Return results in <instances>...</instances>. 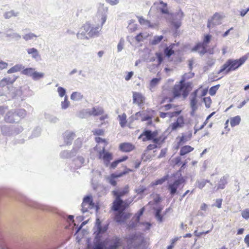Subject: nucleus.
<instances>
[{
    "label": "nucleus",
    "instance_id": "obj_35",
    "mask_svg": "<svg viewBox=\"0 0 249 249\" xmlns=\"http://www.w3.org/2000/svg\"><path fill=\"white\" fill-rule=\"evenodd\" d=\"M194 148L190 145H185L181 147L179 151V155L180 156H184L188 153L192 151Z\"/></svg>",
    "mask_w": 249,
    "mask_h": 249
},
{
    "label": "nucleus",
    "instance_id": "obj_15",
    "mask_svg": "<svg viewBox=\"0 0 249 249\" xmlns=\"http://www.w3.org/2000/svg\"><path fill=\"white\" fill-rule=\"evenodd\" d=\"M129 206V204L127 202L123 200L122 203H117L116 202H113V205L112 206V210L114 211H122L124 212Z\"/></svg>",
    "mask_w": 249,
    "mask_h": 249
},
{
    "label": "nucleus",
    "instance_id": "obj_17",
    "mask_svg": "<svg viewBox=\"0 0 249 249\" xmlns=\"http://www.w3.org/2000/svg\"><path fill=\"white\" fill-rule=\"evenodd\" d=\"M220 18L219 14L215 13L213 15L211 20H208L207 26L209 28L221 24Z\"/></svg>",
    "mask_w": 249,
    "mask_h": 249
},
{
    "label": "nucleus",
    "instance_id": "obj_19",
    "mask_svg": "<svg viewBox=\"0 0 249 249\" xmlns=\"http://www.w3.org/2000/svg\"><path fill=\"white\" fill-rule=\"evenodd\" d=\"M184 124V118L182 116H180L178 117L176 122L172 123L171 124L170 126L171 127L172 130L174 131L176 130L178 128L183 127Z\"/></svg>",
    "mask_w": 249,
    "mask_h": 249
},
{
    "label": "nucleus",
    "instance_id": "obj_62",
    "mask_svg": "<svg viewBox=\"0 0 249 249\" xmlns=\"http://www.w3.org/2000/svg\"><path fill=\"white\" fill-rule=\"evenodd\" d=\"M146 190L145 187L143 186H140L138 188L135 189V191L138 194H142Z\"/></svg>",
    "mask_w": 249,
    "mask_h": 249
},
{
    "label": "nucleus",
    "instance_id": "obj_43",
    "mask_svg": "<svg viewBox=\"0 0 249 249\" xmlns=\"http://www.w3.org/2000/svg\"><path fill=\"white\" fill-rule=\"evenodd\" d=\"M178 187L173 183H170L168 186V189L170 191V195L173 196L178 193Z\"/></svg>",
    "mask_w": 249,
    "mask_h": 249
},
{
    "label": "nucleus",
    "instance_id": "obj_42",
    "mask_svg": "<svg viewBox=\"0 0 249 249\" xmlns=\"http://www.w3.org/2000/svg\"><path fill=\"white\" fill-rule=\"evenodd\" d=\"M83 98V95L78 92H73L71 95V99L74 101H80Z\"/></svg>",
    "mask_w": 249,
    "mask_h": 249
},
{
    "label": "nucleus",
    "instance_id": "obj_59",
    "mask_svg": "<svg viewBox=\"0 0 249 249\" xmlns=\"http://www.w3.org/2000/svg\"><path fill=\"white\" fill-rule=\"evenodd\" d=\"M203 102L205 103V107L206 108H209L210 107L211 104L212 103V100L210 97H204L203 98Z\"/></svg>",
    "mask_w": 249,
    "mask_h": 249
},
{
    "label": "nucleus",
    "instance_id": "obj_54",
    "mask_svg": "<svg viewBox=\"0 0 249 249\" xmlns=\"http://www.w3.org/2000/svg\"><path fill=\"white\" fill-rule=\"evenodd\" d=\"M114 175L111 174L110 176L107 178L108 182L112 186H115L117 185V182L115 180Z\"/></svg>",
    "mask_w": 249,
    "mask_h": 249
},
{
    "label": "nucleus",
    "instance_id": "obj_11",
    "mask_svg": "<svg viewBox=\"0 0 249 249\" xmlns=\"http://www.w3.org/2000/svg\"><path fill=\"white\" fill-rule=\"evenodd\" d=\"M87 204H88L89 206H93L94 205V204L91 196H87L83 198L81 209L83 213L88 211L87 208H85V206Z\"/></svg>",
    "mask_w": 249,
    "mask_h": 249
},
{
    "label": "nucleus",
    "instance_id": "obj_22",
    "mask_svg": "<svg viewBox=\"0 0 249 249\" xmlns=\"http://www.w3.org/2000/svg\"><path fill=\"white\" fill-rule=\"evenodd\" d=\"M103 154V159L104 160L105 162L107 165L109 163L110 161L112 160V155L111 153L107 152L105 150V148H103V150L100 152V155Z\"/></svg>",
    "mask_w": 249,
    "mask_h": 249
},
{
    "label": "nucleus",
    "instance_id": "obj_6",
    "mask_svg": "<svg viewBox=\"0 0 249 249\" xmlns=\"http://www.w3.org/2000/svg\"><path fill=\"white\" fill-rule=\"evenodd\" d=\"M12 85H8L6 86V88H5V89H7V91H8L6 95L7 94L8 97L11 98L20 96L22 93L21 88H14Z\"/></svg>",
    "mask_w": 249,
    "mask_h": 249
},
{
    "label": "nucleus",
    "instance_id": "obj_48",
    "mask_svg": "<svg viewBox=\"0 0 249 249\" xmlns=\"http://www.w3.org/2000/svg\"><path fill=\"white\" fill-rule=\"evenodd\" d=\"M155 54H156L157 59H158V64L157 65H153V67H158L162 62V61L163 60V55L161 53L157 52Z\"/></svg>",
    "mask_w": 249,
    "mask_h": 249
},
{
    "label": "nucleus",
    "instance_id": "obj_14",
    "mask_svg": "<svg viewBox=\"0 0 249 249\" xmlns=\"http://www.w3.org/2000/svg\"><path fill=\"white\" fill-rule=\"evenodd\" d=\"M75 137V133L71 131H66L63 134L64 141L67 145H71Z\"/></svg>",
    "mask_w": 249,
    "mask_h": 249
},
{
    "label": "nucleus",
    "instance_id": "obj_5",
    "mask_svg": "<svg viewBox=\"0 0 249 249\" xmlns=\"http://www.w3.org/2000/svg\"><path fill=\"white\" fill-rule=\"evenodd\" d=\"M108 7L105 6L104 4H100L97 12V17L101 21V26L106 22L108 13Z\"/></svg>",
    "mask_w": 249,
    "mask_h": 249
},
{
    "label": "nucleus",
    "instance_id": "obj_64",
    "mask_svg": "<svg viewBox=\"0 0 249 249\" xmlns=\"http://www.w3.org/2000/svg\"><path fill=\"white\" fill-rule=\"evenodd\" d=\"M146 38V36H143V34L142 33H139L138 35H137L135 37V38L136 40L138 42H140L141 41H142L144 39H145Z\"/></svg>",
    "mask_w": 249,
    "mask_h": 249
},
{
    "label": "nucleus",
    "instance_id": "obj_30",
    "mask_svg": "<svg viewBox=\"0 0 249 249\" xmlns=\"http://www.w3.org/2000/svg\"><path fill=\"white\" fill-rule=\"evenodd\" d=\"M102 26H97L90 29L88 33V35L89 37H92L94 36H98L99 31L101 30Z\"/></svg>",
    "mask_w": 249,
    "mask_h": 249
},
{
    "label": "nucleus",
    "instance_id": "obj_31",
    "mask_svg": "<svg viewBox=\"0 0 249 249\" xmlns=\"http://www.w3.org/2000/svg\"><path fill=\"white\" fill-rule=\"evenodd\" d=\"M175 44H172L169 47H166L164 49V54L167 57H170L172 54L174 53V51L173 50Z\"/></svg>",
    "mask_w": 249,
    "mask_h": 249
},
{
    "label": "nucleus",
    "instance_id": "obj_34",
    "mask_svg": "<svg viewBox=\"0 0 249 249\" xmlns=\"http://www.w3.org/2000/svg\"><path fill=\"white\" fill-rule=\"evenodd\" d=\"M127 159L128 157L124 156L115 160L111 163L110 168L111 169H115L119 163L126 160Z\"/></svg>",
    "mask_w": 249,
    "mask_h": 249
},
{
    "label": "nucleus",
    "instance_id": "obj_57",
    "mask_svg": "<svg viewBox=\"0 0 249 249\" xmlns=\"http://www.w3.org/2000/svg\"><path fill=\"white\" fill-rule=\"evenodd\" d=\"M219 86H220L219 85H217L216 86L212 87L209 89V94L211 96L214 95L216 92V91L218 90Z\"/></svg>",
    "mask_w": 249,
    "mask_h": 249
},
{
    "label": "nucleus",
    "instance_id": "obj_16",
    "mask_svg": "<svg viewBox=\"0 0 249 249\" xmlns=\"http://www.w3.org/2000/svg\"><path fill=\"white\" fill-rule=\"evenodd\" d=\"M85 113L88 114L89 116H98L104 113L103 109L101 107H93L91 109H87L85 110Z\"/></svg>",
    "mask_w": 249,
    "mask_h": 249
},
{
    "label": "nucleus",
    "instance_id": "obj_10",
    "mask_svg": "<svg viewBox=\"0 0 249 249\" xmlns=\"http://www.w3.org/2000/svg\"><path fill=\"white\" fill-rule=\"evenodd\" d=\"M198 89L195 90L193 92L191 95V98L190 99V107L193 112H195L197 109V96Z\"/></svg>",
    "mask_w": 249,
    "mask_h": 249
},
{
    "label": "nucleus",
    "instance_id": "obj_23",
    "mask_svg": "<svg viewBox=\"0 0 249 249\" xmlns=\"http://www.w3.org/2000/svg\"><path fill=\"white\" fill-rule=\"evenodd\" d=\"M12 125H3L0 126L1 133L3 136H12Z\"/></svg>",
    "mask_w": 249,
    "mask_h": 249
},
{
    "label": "nucleus",
    "instance_id": "obj_25",
    "mask_svg": "<svg viewBox=\"0 0 249 249\" xmlns=\"http://www.w3.org/2000/svg\"><path fill=\"white\" fill-rule=\"evenodd\" d=\"M184 89L185 88L182 87L181 85H175L173 89L174 97L175 98L180 97Z\"/></svg>",
    "mask_w": 249,
    "mask_h": 249
},
{
    "label": "nucleus",
    "instance_id": "obj_58",
    "mask_svg": "<svg viewBox=\"0 0 249 249\" xmlns=\"http://www.w3.org/2000/svg\"><path fill=\"white\" fill-rule=\"evenodd\" d=\"M185 181V179L182 177L179 178L178 179L175 180L173 183L175 185H176L178 188L181 185L182 183H184Z\"/></svg>",
    "mask_w": 249,
    "mask_h": 249
},
{
    "label": "nucleus",
    "instance_id": "obj_61",
    "mask_svg": "<svg viewBox=\"0 0 249 249\" xmlns=\"http://www.w3.org/2000/svg\"><path fill=\"white\" fill-rule=\"evenodd\" d=\"M143 111H139L135 113V114L132 116L133 120H138L140 118L141 119L142 118V116L143 115Z\"/></svg>",
    "mask_w": 249,
    "mask_h": 249
},
{
    "label": "nucleus",
    "instance_id": "obj_33",
    "mask_svg": "<svg viewBox=\"0 0 249 249\" xmlns=\"http://www.w3.org/2000/svg\"><path fill=\"white\" fill-rule=\"evenodd\" d=\"M24 68V67L22 64H16L14 66L11 68L9 70H8L7 71V73L10 74L20 71L21 70L22 71V69H23Z\"/></svg>",
    "mask_w": 249,
    "mask_h": 249
},
{
    "label": "nucleus",
    "instance_id": "obj_37",
    "mask_svg": "<svg viewBox=\"0 0 249 249\" xmlns=\"http://www.w3.org/2000/svg\"><path fill=\"white\" fill-rule=\"evenodd\" d=\"M35 71V69L33 68H24L22 69V71H21V73L23 75L32 77Z\"/></svg>",
    "mask_w": 249,
    "mask_h": 249
},
{
    "label": "nucleus",
    "instance_id": "obj_36",
    "mask_svg": "<svg viewBox=\"0 0 249 249\" xmlns=\"http://www.w3.org/2000/svg\"><path fill=\"white\" fill-rule=\"evenodd\" d=\"M228 178V176H224L222 178H221L219 180L218 186L217 189H223L225 188V185L227 183V179Z\"/></svg>",
    "mask_w": 249,
    "mask_h": 249
},
{
    "label": "nucleus",
    "instance_id": "obj_63",
    "mask_svg": "<svg viewBox=\"0 0 249 249\" xmlns=\"http://www.w3.org/2000/svg\"><path fill=\"white\" fill-rule=\"evenodd\" d=\"M140 222V221H137V219H135L134 221H131L129 222L128 224V228L129 229H133L136 227L138 225V224Z\"/></svg>",
    "mask_w": 249,
    "mask_h": 249
},
{
    "label": "nucleus",
    "instance_id": "obj_39",
    "mask_svg": "<svg viewBox=\"0 0 249 249\" xmlns=\"http://www.w3.org/2000/svg\"><path fill=\"white\" fill-rule=\"evenodd\" d=\"M241 121V118L239 116H236L231 118L230 124L231 127H234L238 125Z\"/></svg>",
    "mask_w": 249,
    "mask_h": 249
},
{
    "label": "nucleus",
    "instance_id": "obj_13",
    "mask_svg": "<svg viewBox=\"0 0 249 249\" xmlns=\"http://www.w3.org/2000/svg\"><path fill=\"white\" fill-rule=\"evenodd\" d=\"M130 216V214L120 211L117 213L115 216V219L118 223H123Z\"/></svg>",
    "mask_w": 249,
    "mask_h": 249
},
{
    "label": "nucleus",
    "instance_id": "obj_32",
    "mask_svg": "<svg viewBox=\"0 0 249 249\" xmlns=\"http://www.w3.org/2000/svg\"><path fill=\"white\" fill-rule=\"evenodd\" d=\"M19 15V12L14 10L5 12L3 14V17L5 19H9L11 18L18 17Z\"/></svg>",
    "mask_w": 249,
    "mask_h": 249
},
{
    "label": "nucleus",
    "instance_id": "obj_29",
    "mask_svg": "<svg viewBox=\"0 0 249 249\" xmlns=\"http://www.w3.org/2000/svg\"><path fill=\"white\" fill-rule=\"evenodd\" d=\"M105 245L101 241V238L94 239V245L92 249H105Z\"/></svg>",
    "mask_w": 249,
    "mask_h": 249
},
{
    "label": "nucleus",
    "instance_id": "obj_49",
    "mask_svg": "<svg viewBox=\"0 0 249 249\" xmlns=\"http://www.w3.org/2000/svg\"><path fill=\"white\" fill-rule=\"evenodd\" d=\"M38 36L33 33H29L28 34H25L22 36V38L25 41H28L33 39L34 37H37Z\"/></svg>",
    "mask_w": 249,
    "mask_h": 249
},
{
    "label": "nucleus",
    "instance_id": "obj_55",
    "mask_svg": "<svg viewBox=\"0 0 249 249\" xmlns=\"http://www.w3.org/2000/svg\"><path fill=\"white\" fill-rule=\"evenodd\" d=\"M40 133L41 128L39 127H37L33 130L31 137L32 138L37 137L40 135Z\"/></svg>",
    "mask_w": 249,
    "mask_h": 249
},
{
    "label": "nucleus",
    "instance_id": "obj_1",
    "mask_svg": "<svg viewBox=\"0 0 249 249\" xmlns=\"http://www.w3.org/2000/svg\"><path fill=\"white\" fill-rule=\"evenodd\" d=\"M249 57V53L242 56L239 59H229L221 67L217 73H223L225 75L230 72L235 71L241 67Z\"/></svg>",
    "mask_w": 249,
    "mask_h": 249
},
{
    "label": "nucleus",
    "instance_id": "obj_51",
    "mask_svg": "<svg viewBox=\"0 0 249 249\" xmlns=\"http://www.w3.org/2000/svg\"><path fill=\"white\" fill-rule=\"evenodd\" d=\"M70 106V102L68 99V96L66 95L64 100L61 102V108L62 109H67Z\"/></svg>",
    "mask_w": 249,
    "mask_h": 249
},
{
    "label": "nucleus",
    "instance_id": "obj_44",
    "mask_svg": "<svg viewBox=\"0 0 249 249\" xmlns=\"http://www.w3.org/2000/svg\"><path fill=\"white\" fill-rule=\"evenodd\" d=\"M44 76V73L43 72H38L37 71H35L32 78L34 81H37Z\"/></svg>",
    "mask_w": 249,
    "mask_h": 249
},
{
    "label": "nucleus",
    "instance_id": "obj_24",
    "mask_svg": "<svg viewBox=\"0 0 249 249\" xmlns=\"http://www.w3.org/2000/svg\"><path fill=\"white\" fill-rule=\"evenodd\" d=\"M28 54L31 55L32 57L38 60L40 59V55L39 54L38 50L35 48H29L26 50Z\"/></svg>",
    "mask_w": 249,
    "mask_h": 249
},
{
    "label": "nucleus",
    "instance_id": "obj_40",
    "mask_svg": "<svg viewBox=\"0 0 249 249\" xmlns=\"http://www.w3.org/2000/svg\"><path fill=\"white\" fill-rule=\"evenodd\" d=\"M12 136L18 135L23 131V128L19 125H12Z\"/></svg>",
    "mask_w": 249,
    "mask_h": 249
},
{
    "label": "nucleus",
    "instance_id": "obj_12",
    "mask_svg": "<svg viewBox=\"0 0 249 249\" xmlns=\"http://www.w3.org/2000/svg\"><path fill=\"white\" fill-rule=\"evenodd\" d=\"M25 203L29 206L33 208L40 209L44 211H50V208L48 206L39 204L32 200H28L25 202Z\"/></svg>",
    "mask_w": 249,
    "mask_h": 249
},
{
    "label": "nucleus",
    "instance_id": "obj_2",
    "mask_svg": "<svg viewBox=\"0 0 249 249\" xmlns=\"http://www.w3.org/2000/svg\"><path fill=\"white\" fill-rule=\"evenodd\" d=\"M18 77V76L13 75L4 77L0 81V97L6 95L5 91L7 89L5 88L8 85L13 84Z\"/></svg>",
    "mask_w": 249,
    "mask_h": 249
},
{
    "label": "nucleus",
    "instance_id": "obj_46",
    "mask_svg": "<svg viewBox=\"0 0 249 249\" xmlns=\"http://www.w3.org/2000/svg\"><path fill=\"white\" fill-rule=\"evenodd\" d=\"M163 38V36H156L154 37V38L152 40H150V44L152 45H157L159 43Z\"/></svg>",
    "mask_w": 249,
    "mask_h": 249
},
{
    "label": "nucleus",
    "instance_id": "obj_20",
    "mask_svg": "<svg viewBox=\"0 0 249 249\" xmlns=\"http://www.w3.org/2000/svg\"><path fill=\"white\" fill-rule=\"evenodd\" d=\"M121 244L120 238L117 236H114L111 240V244L109 245L107 249H117Z\"/></svg>",
    "mask_w": 249,
    "mask_h": 249
},
{
    "label": "nucleus",
    "instance_id": "obj_7",
    "mask_svg": "<svg viewBox=\"0 0 249 249\" xmlns=\"http://www.w3.org/2000/svg\"><path fill=\"white\" fill-rule=\"evenodd\" d=\"M157 131H152L150 130L145 129L139 137V139L144 137L142 138V141H151L154 137H156L158 135Z\"/></svg>",
    "mask_w": 249,
    "mask_h": 249
},
{
    "label": "nucleus",
    "instance_id": "obj_41",
    "mask_svg": "<svg viewBox=\"0 0 249 249\" xmlns=\"http://www.w3.org/2000/svg\"><path fill=\"white\" fill-rule=\"evenodd\" d=\"M160 4L162 5V7L160 8V12L162 14H168L169 10L167 8V3L164 2L162 0L160 1Z\"/></svg>",
    "mask_w": 249,
    "mask_h": 249
},
{
    "label": "nucleus",
    "instance_id": "obj_53",
    "mask_svg": "<svg viewBox=\"0 0 249 249\" xmlns=\"http://www.w3.org/2000/svg\"><path fill=\"white\" fill-rule=\"evenodd\" d=\"M160 80V78H153L151 80L150 83V89L155 87L158 84Z\"/></svg>",
    "mask_w": 249,
    "mask_h": 249
},
{
    "label": "nucleus",
    "instance_id": "obj_56",
    "mask_svg": "<svg viewBox=\"0 0 249 249\" xmlns=\"http://www.w3.org/2000/svg\"><path fill=\"white\" fill-rule=\"evenodd\" d=\"M70 154L69 151L63 150L60 152V157L62 159L71 158Z\"/></svg>",
    "mask_w": 249,
    "mask_h": 249
},
{
    "label": "nucleus",
    "instance_id": "obj_27",
    "mask_svg": "<svg viewBox=\"0 0 249 249\" xmlns=\"http://www.w3.org/2000/svg\"><path fill=\"white\" fill-rule=\"evenodd\" d=\"M143 97L142 95L139 92H133V103L138 104L140 106L141 104L143 103Z\"/></svg>",
    "mask_w": 249,
    "mask_h": 249
},
{
    "label": "nucleus",
    "instance_id": "obj_47",
    "mask_svg": "<svg viewBox=\"0 0 249 249\" xmlns=\"http://www.w3.org/2000/svg\"><path fill=\"white\" fill-rule=\"evenodd\" d=\"M120 124L121 127H123L126 123V115L125 113H123L122 115H119Z\"/></svg>",
    "mask_w": 249,
    "mask_h": 249
},
{
    "label": "nucleus",
    "instance_id": "obj_8",
    "mask_svg": "<svg viewBox=\"0 0 249 249\" xmlns=\"http://www.w3.org/2000/svg\"><path fill=\"white\" fill-rule=\"evenodd\" d=\"M90 29V26L89 23H86L84 24L80 28L79 32L76 34L77 38L80 39H88L89 37V36H87L86 34L89 31Z\"/></svg>",
    "mask_w": 249,
    "mask_h": 249
},
{
    "label": "nucleus",
    "instance_id": "obj_50",
    "mask_svg": "<svg viewBox=\"0 0 249 249\" xmlns=\"http://www.w3.org/2000/svg\"><path fill=\"white\" fill-rule=\"evenodd\" d=\"M141 25L151 27V23L149 20L144 19L142 17H137Z\"/></svg>",
    "mask_w": 249,
    "mask_h": 249
},
{
    "label": "nucleus",
    "instance_id": "obj_3",
    "mask_svg": "<svg viewBox=\"0 0 249 249\" xmlns=\"http://www.w3.org/2000/svg\"><path fill=\"white\" fill-rule=\"evenodd\" d=\"M109 224H102L101 221L99 218L96 220L95 226L97 230L94 232L95 234V239L102 238V234L105 233L108 228Z\"/></svg>",
    "mask_w": 249,
    "mask_h": 249
},
{
    "label": "nucleus",
    "instance_id": "obj_28",
    "mask_svg": "<svg viewBox=\"0 0 249 249\" xmlns=\"http://www.w3.org/2000/svg\"><path fill=\"white\" fill-rule=\"evenodd\" d=\"M192 136V131H189L187 134H182L181 137L180 138L179 141L178 142V145L182 144L190 140Z\"/></svg>",
    "mask_w": 249,
    "mask_h": 249
},
{
    "label": "nucleus",
    "instance_id": "obj_4",
    "mask_svg": "<svg viewBox=\"0 0 249 249\" xmlns=\"http://www.w3.org/2000/svg\"><path fill=\"white\" fill-rule=\"evenodd\" d=\"M129 191L128 185H126L124 188L120 190L113 191L112 194L115 196V200L114 202H116L117 203H123V200L121 198V197L128 194Z\"/></svg>",
    "mask_w": 249,
    "mask_h": 249
},
{
    "label": "nucleus",
    "instance_id": "obj_18",
    "mask_svg": "<svg viewBox=\"0 0 249 249\" xmlns=\"http://www.w3.org/2000/svg\"><path fill=\"white\" fill-rule=\"evenodd\" d=\"M6 37L15 39V40H19L21 38V36L17 33L14 32L13 29L9 28L6 31L5 33Z\"/></svg>",
    "mask_w": 249,
    "mask_h": 249
},
{
    "label": "nucleus",
    "instance_id": "obj_60",
    "mask_svg": "<svg viewBox=\"0 0 249 249\" xmlns=\"http://www.w3.org/2000/svg\"><path fill=\"white\" fill-rule=\"evenodd\" d=\"M124 40L123 38H122L120 39V40L117 45V50L118 52H120L122 51V50L124 48Z\"/></svg>",
    "mask_w": 249,
    "mask_h": 249
},
{
    "label": "nucleus",
    "instance_id": "obj_45",
    "mask_svg": "<svg viewBox=\"0 0 249 249\" xmlns=\"http://www.w3.org/2000/svg\"><path fill=\"white\" fill-rule=\"evenodd\" d=\"M44 117L45 119L48 120L51 123H55L58 121V119L50 114L45 113L44 114Z\"/></svg>",
    "mask_w": 249,
    "mask_h": 249
},
{
    "label": "nucleus",
    "instance_id": "obj_38",
    "mask_svg": "<svg viewBox=\"0 0 249 249\" xmlns=\"http://www.w3.org/2000/svg\"><path fill=\"white\" fill-rule=\"evenodd\" d=\"M16 115L18 119L23 118L26 115V111L24 109H14Z\"/></svg>",
    "mask_w": 249,
    "mask_h": 249
},
{
    "label": "nucleus",
    "instance_id": "obj_26",
    "mask_svg": "<svg viewBox=\"0 0 249 249\" xmlns=\"http://www.w3.org/2000/svg\"><path fill=\"white\" fill-rule=\"evenodd\" d=\"M134 146L130 143L124 142L120 144V150L123 152H128L132 151Z\"/></svg>",
    "mask_w": 249,
    "mask_h": 249
},
{
    "label": "nucleus",
    "instance_id": "obj_52",
    "mask_svg": "<svg viewBox=\"0 0 249 249\" xmlns=\"http://www.w3.org/2000/svg\"><path fill=\"white\" fill-rule=\"evenodd\" d=\"M160 137L157 138V137H154V138L152 139L151 141L154 143V144H157L159 147H160L161 144L164 141V139H163L162 141H160Z\"/></svg>",
    "mask_w": 249,
    "mask_h": 249
},
{
    "label": "nucleus",
    "instance_id": "obj_21",
    "mask_svg": "<svg viewBox=\"0 0 249 249\" xmlns=\"http://www.w3.org/2000/svg\"><path fill=\"white\" fill-rule=\"evenodd\" d=\"M192 75L191 77H187V73L184 74L182 77L181 80L179 82V85H181L182 87H184L186 89H191L192 88V83L191 82H185V81L186 79H189L194 76V73L192 72L190 74Z\"/></svg>",
    "mask_w": 249,
    "mask_h": 249
},
{
    "label": "nucleus",
    "instance_id": "obj_9",
    "mask_svg": "<svg viewBox=\"0 0 249 249\" xmlns=\"http://www.w3.org/2000/svg\"><path fill=\"white\" fill-rule=\"evenodd\" d=\"M18 120L14 109L8 111L4 117V121L7 123H14Z\"/></svg>",
    "mask_w": 249,
    "mask_h": 249
}]
</instances>
